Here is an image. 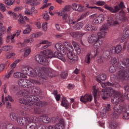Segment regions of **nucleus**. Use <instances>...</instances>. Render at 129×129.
I'll list each match as a JSON object with an SVG mask.
<instances>
[{"instance_id":"1","label":"nucleus","mask_w":129,"mask_h":129,"mask_svg":"<svg viewBox=\"0 0 129 129\" xmlns=\"http://www.w3.org/2000/svg\"><path fill=\"white\" fill-rule=\"evenodd\" d=\"M121 63L125 67L121 66V64L118 63L116 67L118 71L116 72V76L121 81L129 80V58L121 61Z\"/></svg>"},{"instance_id":"2","label":"nucleus","mask_w":129,"mask_h":129,"mask_svg":"<svg viewBox=\"0 0 129 129\" xmlns=\"http://www.w3.org/2000/svg\"><path fill=\"white\" fill-rule=\"evenodd\" d=\"M39 98H40V96L32 95L27 96L26 99L25 98H20L19 99V102L20 103H22V104L29 105V106H45V105H47V103L46 102H34L37 101Z\"/></svg>"},{"instance_id":"3","label":"nucleus","mask_w":129,"mask_h":129,"mask_svg":"<svg viewBox=\"0 0 129 129\" xmlns=\"http://www.w3.org/2000/svg\"><path fill=\"white\" fill-rule=\"evenodd\" d=\"M41 68L39 67H37L34 69H32V68H29V71L28 72V74H29L31 76H38L39 77L40 81L41 83H43L45 80H47V77L45 76L43 73L41 72Z\"/></svg>"},{"instance_id":"4","label":"nucleus","mask_w":129,"mask_h":129,"mask_svg":"<svg viewBox=\"0 0 129 129\" xmlns=\"http://www.w3.org/2000/svg\"><path fill=\"white\" fill-rule=\"evenodd\" d=\"M34 83L40 85V84H41V82L32 79H20L18 81L19 85L25 88H30V87H33V86H34Z\"/></svg>"},{"instance_id":"5","label":"nucleus","mask_w":129,"mask_h":129,"mask_svg":"<svg viewBox=\"0 0 129 129\" xmlns=\"http://www.w3.org/2000/svg\"><path fill=\"white\" fill-rule=\"evenodd\" d=\"M104 8L106 10H107V11H109L112 14H116V13H118L120 10V9H123L124 8V4L123 2H121L119 4L115 6L113 8L107 5H104Z\"/></svg>"},{"instance_id":"6","label":"nucleus","mask_w":129,"mask_h":129,"mask_svg":"<svg viewBox=\"0 0 129 129\" xmlns=\"http://www.w3.org/2000/svg\"><path fill=\"white\" fill-rule=\"evenodd\" d=\"M115 91L112 89L111 87H107L104 90H102L101 93L102 98L104 100H106L109 97L110 94L114 93Z\"/></svg>"},{"instance_id":"7","label":"nucleus","mask_w":129,"mask_h":129,"mask_svg":"<svg viewBox=\"0 0 129 129\" xmlns=\"http://www.w3.org/2000/svg\"><path fill=\"white\" fill-rule=\"evenodd\" d=\"M35 60L39 64L47 66L49 65V60L43 55L37 54L35 56Z\"/></svg>"},{"instance_id":"8","label":"nucleus","mask_w":129,"mask_h":129,"mask_svg":"<svg viewBox=\"0 0 129 129\" xmlns=\"http://www.w3.org/2000/svg\"><path fill=\"white\" fill-rule=\"evenodd\" d=\"M111 101L113 104L116 105V104H118V102H123L124 99L122 97L121 94L117 93L114 95L111 99Z\"/></svg>"},{"instance_id":"9","label":"nucleus","mask_w":129,"mask_h":129,"mask_svg":"<svg viewBox=\"0 0 129 129\" xmlns=\"http://www.w3.org/2000/svg\"><path fill=\"white\" fill-rule=\"evenodd\" d=\"M27 121H28V123L27 124H29L30 122H33V119L30 117H19L17 118V122L20 125H24V124H26V123H27Z\"/></svg>"},{"instance_id":"10","label":"nucleus","mask_w":129,"mask_h":129,"mask_svg":"<svg viewBox=\"0 0 129 129\" xmlns=\"http://www.w3.org/2000/svg\"><path fill=\"white\" fill-rule=\"evenodd\" d=\"M26 129H46V126L40 125L38 127L37 123L30 122L29 124H27L26 126Z\"/></svg>"},{"instance_id":"11","label":"nucleus","mask_w":129,"mask_h":129,"mask_svg":"<svg viewBox=\"0 0 129 129\" xmlns=\"http://www.w3.org/2000/svg\"><path fill=\"white\" fill-rule=\"evenodd\" d=\"M55 48L62 55H66V46H64L62 44L58 43L55 44Z\"/></svg>"},{"instance_id":"12","label":"nucleus","mask_w":129,"mask_h":129,"mask_svg":"<svg viewBox=\"0 0 129 129\" xmlns=\"http://www.w3.org/2000/svg\"><path fill=\"white\" fill-rule=\"evenodd\" d=\"M71 7L74 11H76V12H79V13H82V12L84 11V7L82 6L79 4H78L77 3H73Z\"/></svg>"},{"instance_id":"13","label":"nucleus","mask_w":129,"mask_h":129,"mask_svg":"<svg viewBox=\"0 0 129 129\" xmlns=\"http://www.w3.org/2000/svg\"><path fill=\"white\" fill-rule=\"evenodd\" d=\"M91 100H92V96L88 94L82 96L80 98V101L85 104L87 103V102H89V101H91Z\"/></svg>"},{"instance_id":"14","label":"nucleus","mask_w":129,"mask_h":129,"mask_svg":"<svg viewBox=\"0 0 129 129\" xmlns=\"http://www.w3.org/2000/svg\"><path fill=\"white\" fill-rule=\"evenodd\" d=\"M122 50V47L121 45H117L116 46H113L110 49V51L112 54H119L120 52H121Z\"/></svg>"},{"instance_id":"15","label":"nucleus","mask_w":129,"mask_h":129,"mask_svg":"<svg viewBox=\"0 0 129 129\" xmlns=\"http://www.w3.org/2000/svg\"><path fill=\"white\" fill-rule=\"evenodd\" d=\"M124 106H125V105L122 104H117L116 105H115L113 107L114 111L118 113H120H120H121L123 111V109H124Z\"/></svg>"},{"instance_id":"16","label":"nucleus","mask_w":129,"mask_h":129,"mask_svg":"<svg viewBox=\"0 0 129 129\" xmlns=\"http://www.w3.org/2000/svg\"><path fill=\"white\" fill-rule=\"evenodd\" d=\"M104 20V15L100 14L98 17H97L93 21V24L94 25H98Z\"/></svg>"},{"instance_id":"17","label":"nucleus","mask_w":129,"mask_h":129,"mask_svg":"<svg viewBox=\"0 0 129 129\" xmlns=\"http://www.w3.org/2000/svg\"><path fill=\"white\" fill-rule=\"evenodd\" d=\"M40 72H41V73H43L45 76H46V79H47L48 74L52 73L53 72V70L51 68L43 67L41 68Z\"/></svg>"},{"instance_id":"18","label":"nucleus","mask_w":129,"mask_h":129,"mask_svg":"<svg viewBox=\"0 0 129 129\" xmlns=\"http://www.w3.org/2000/svg\"><path fill=\"white\" fill-rule=\"evenodd\" d=\"M122 118L123 119H129V110L128 108L126 106H124V109L121 112Z\"/></svg>"},{"instance_id":"19","label":"nucleus","mask_w":129,"mask_h":129,"mask_svg":"<svg viewBox=\"0 0 129 129\" xmlns=\"http://www.w3.org/2000/svg\"><path fill=\"white\" fill-rule=\"evenodd\" d=\"M98 39V37L96 34H92L88 37V42L91 44H94L97 41Z\"/></svg>"},{"instance_id":"20","label":"nucleus","mask_w":129,"mask_h":129,"mask_svg":"<svg viewBox=\"0 0 129 129\" xmlns=\"http://www.w3.org/2000/svg\"><path fill=\"white\" fill-rule=\"evenodd\" d=\"M115 18L116 21H120V22H126L127 18L123 15H119L118 14L115 15Z\"/></svg>"},{"instance_id":"21","label":"nucleus","mask_w":129,"mask_h":129,"mask_svg":"<svg viewBox=\"0 0 129 129\" xmlns=\"http://www.w3.org/2000/svg\"><path fill=\"white\" fill-rule=\"evenodd\" d=\"M62 19L63 20H67L68 24H69L70 25H74L75 24H76V21H73V20L71 19L70 16L67 14H65L64 16H62Z\"/></svg>"},{"instance_id":"22","label":"nucleus","mask_w":129,"mask_h":129,"mask_svg":"<svg viewBox=\"0 0 129 129\" xmlns=\"http://www.w3.org/2000/svg\"><path fill=\"white\" fill-rule=\"evenodd\" d=\"M53 57H56L58 58V59H59V60H61L62 61V62H66V59L63 55H62V54L59 53V52L56 51L54 52V53L53 54Z\"/></svg>"},{"instance_id":"23","label":"nucleus","mask_w":129,"mask_h":129,"mask_svg":"<svg viewBox=\"0 0 129 129\" xmlns=\"http://www.w3.org/2000/svg\"><path fill=\"white\" fill-rule=\"evenodd\" d=\"M69 11H70V5L66 6L60 13H57V15L58 16H60L61 17H62V16H64L65 15H67V12H69Z\"/></svg>"},{"instance_id":"24","label":"nucleus","mask_w":129,"mask_h":129,"mask_svg":"<svg viewBox=\"0 0 129 129\" xmlns=\"http://www.w3.org/2000/svg\"><path fill=\"white\" fill-rule=\"evenodd\" d=\"M25 20H29L27 16H20L19 19H18V24L20 26H23V25H26V21Z\"/></svg>"},{"instance_id":"25","label":"nucleus","mask_w":129,"mask_h":129,"mask_svg":"<svg viewBox=\"0 0 129 129\" xmlns=\"http://www.w3.org/2000/svg\"><path fill=\"white\" fill-rule=\"evenodd\" d=\"M67 57L69 59L73 61H77L78 60V56L75 55L73 52H68L67 53Z\"/></svg>"},{"instance_id":"26","label":"nucleus","mask_w":129,"mask_h":129,"mask_svg":"<svg viewBox=\"0 0 129 129\" xmlns=\"http://www.w3.org/2000/svg\"><path fill=\"white\" fill-rule=\"evenodd\" d=\"M107 21H108L107 23L110 26H116V25H118L119 24L118 21H114V20L112 17H108Z\"/></svg>"},{"instance_id":"27","label":"nucleus","mask_w":129,"mask_h":129,"mask_svg":"<svg viewBox=\"0 0 129 129\" xmlns=\"http://www.w3.org/2000/svg\"><path fill=\"white\" fill-rule=\"evenodd\" d=\"M43 53L45 55L46 58H53V51H52V50L50 49H46V50H44L43 51Z\"/></svg>"},{"instance_id":"28","label":"nucleus","mask_w":129,"mask_h":129,"mask_svg":"<svg viewBox=\"0 0 129 129\" xmlns=\"http://www.w3.org/2000/svg\"><path fill=\"white\" fill-rule=\"evenodd\" d=\"M101 86H102V87H103V88L106 87V86H113V87H119V84H118V83H117L116 86L115 84H111L109 82H107L106 83H102Z\"/></svg>"},{"instance_id":"29","label":"nucleus","mask_w":129,"mask_h":129,"mask_svg":"<svg viewBox=\"0 0 129 129\" xmlns=\"http://www.w3.org/2000/svg\"><path fill=\"white\" fill-rule=\"evenodd\" d=\"M103 44V41L101 39L98 38V40L94 42V46L96 49H99L101 45Z\"/></svg>"},{"instance_id":"30","label":"nucleus","mask_w":129,"mask_h":129,"mask_svg":"<svg viewBox=\"0 0 129 129\" xmlns=\"http://www.w3.org/2000/svg\"><path fill=\"white\" fill-rule=\"evenodd\" d=\"M65 125V122L64 121V119H60L59 121V123L55 125V127L57 129H63L64 126Z\"/></svg>"},{"instance_id":"31","label":"nucleus","mask_w":129,"mask_h":129,"mask_svg":"<svg viewBox=\"0 0 129 129\" xmlns=\"http://www.w3.org/2000/svg\"><path fill=\"white\" fill-rule=\"evenodd\" d=\"M61 105L66 108H69V102L66 100V98L63 97L62 98Z\"/></svg>"},{"instance_id":"32","label":"nucleus","mask_w":129,"mask_h":129,"mask_svg":"<svg viewBox=\"0 0 129 129\" xmlns=\"http://www.w3.org/2000/svg\"><path fill=\"white\" fill-rule=\"evenodd\" d=\"M106 60V58H105L103 55L101 56H98L97 57V63H98V64H100V65H102V64L104 63V61Z\"/></svg>"},{"instance_id":"33","label":"nucleus","mask_w":129,"mask_h":129,"mask_svg":"<svg viewBox=\"0 0 129 129\" xmlns=\"http://www.w3.org/2000/svg\"><path fill=\"white\" fill-rule=\"evenodd\" d=\"M99 78H100V79H99ZM99 78H97L96 80H97V82H99V83H100V82H101V81H104V80H106V75L105 74H102L100 75Z\"/></svg>"},{"instance_id":"34","label":"nucleus","mask_w":129,"mask_h":129,"mask_svg":"<svg viewBox=\"0 0 129 129\" xmlns=\"http://www.w3.org/2000/svg\"><path fill=\"white\" fill-rule=\"evenodd\" d=\"M10 116L11 119H12V120H13V121H15V120H17L18 118H19V117L18 116V114L14 112L10 113Z\"/></svg>"},{"instance_id":"35","label":"nucleus","mask_w":129,"mask_h":129,"mask_svg":"<svg viewBox=\"0 0 129 129\" xmlns=\"http://www.w3.org/2000/svg\"><path fill=\"white\" fill-rule=\"evenodd\" d=\"M86 29L89 32H92V31H96V27L95 26H92L90 24H87L86 27Z\"/></svg>"},{"instance_id":"36","label":"nucleus","mask_w":129,"mask_h":129,"mask_svg":"<svg viewBox=\"0 0 129 129\" xmlns=\"http://www.w3.org/2000/svg\"><path fill=\"white\" fill-rule=\"evenodd\" d=\"M26 27H27V28L23 31V34L24 35H28V34H30V33H31V31H32V28H31V25L29 24L27 25Z\"/></svg>"},{"instance_id":"37","label":"nucleus","mask_w":129,"mask_h":129,"mask_svg":"<svg viewBox=\"0 0 129 129\" xmlns=\"http://www.w3.org/2000/svg\"><path fill=\"white\" fill-rule=\"evenodd\" d=\"M40 119H42L43 122H44L45 123H48L50 121V117L47 116H41Z\"/></svg>"},{"instance_id":"38","label":"nucleus","mask_w":129,"mask_h":129,"mask_svg":"<svg viewBox=\"0 0 129 129\" xmlns=\"http://www.w3.org/2000/svg\"><path fill=\"white\" fill-rule=\"evenodd\" d=\"M14 77H15V78H24L25 77V74L20 72H16L14 74Z\"/></svg>"},{"instance_id":"39","label":"nucleus","mask_w":129,"mask_h":129,"mask_svg":"<svg viewBox=\"0 0 129 129\" xmlns=\"http://www.w3.org/2000/svg\"><path fill=\"white\" fill-rule=\"evenodd\" d=\"M3 51L5 52H8V51H10V50H13V46L12 45H5L2 47Z\"/></svg>"},{"instance_id":"40","label":"nucleus","mask_w":129,"mask_h":129,"mask_svg":"<svg viewBox=\"0 0 129 129\" xmlns=\"http://www.w3.org/2000/svg\"><path fill=\"white\" fill-rule=\"evenodd\" d=\"M30 67H24L21 69V72L23 74H29V71L30 70Z\"/></svg>"},{"instance_id":"41","label":"nucleus","mask_w":129,"mask_h":129,"mask_svg":"<svg viewBox=\"0 0 129 129\" xmlns=\"http://www.w3.org/2000/svg\"><path fill=\"white\" fill-rule=\"evenodd\" d=\"M109 26H110L109 24H108V23H105L100 28V30L107 31V30H108V28H109Z\"/></svg>"},{"instance_id":"42","label":"nucleus","mask_w":129,"mask_h":129,"mask_svg":"<svg viewBox=\"0 0 129 129\" xmlns=\"http://www.w3.org/2000/svg\"><path fill=\"white\" fill-rule=\"evenodd\" d=\"M27 104H25V105H23L22 106V110H21V112L22 114V115H25L26 114V111L29 109V108H27Z\"/></svg>"},{"instance_id":"43","label":"nucleus","mask_w":129,"mask_h":129,"mask_svg":"<svg viewBox=\"0 0 129 129\" xmlns=\"http://www.w3.org/2000/svg\"><path fill=\"white\" fill-rule=\"evenodd\" d=\"M105 35H106V32L103 31L98 33L97 36L98 39H101L102 38H104V37H105Z\"/></svg>"},{"instance_id":"44","label":"nucleus","mask_w":129,"mask_h":129,"mask_svg":"<svg viewBox=\"0 0 129 129\" xmlns=\"http://www.w3.org/2000/svg\"><path fill=\"white\" fill-rule=\"evenodd\" d=\"M110 54H111V52H110V51L106 50L103 53V57H105V59H106L108 58H109V57H110Z\"/></svg>"},{"instance_id":"45","label":"nucleus","mask_w":129,"mask_h":129,"mask_svg":"<svg viewBox=\"0 0 129 129\" xmlns=\"http://www.w3.org/2000/svg\"><path fill=\"white\" fill-rule=\"evenodd\" d=\"M120 114L119 113L116 112V111L114 110V112L111 114V116L113 119H117Z\"/></svg>"},{"instance_id":"46","label":"nucleus","mask_w":129,"mask_h":129,"mask_svg":"<svg viewBox=\"0 0 129 129\" xmlns=\"http://www.w3.org/2000/svg\"><path fill=\"white\" fill-rule=\"evenodd\" d=\"M89 15V12H87L86 13L83 14L80 17V18H79L77 19V22H79V21H81V20H83V19H84V18H86L87 16H88Z\"/></svg>"},{"instance_id":"47","label":"nucleus","mask_w":129,"mask_h":129,"mask_svg":"<svg viewBox=\"0 0 129 129\" xmlns=\"http://www.w3.org/2000/svg\"><path fill=\"white\" fill-rule=\"evenodd\" d=\"M124 39H126L127 37H129V26H127L124 29Z\"/></svg>"},{"instance_id":"48","label":"nucleus","mask_w":129,"mask_h":129,"mask_svg":"<svg viewBox=\"0 0 129 129\" xmlns=\"http://www.w3.org/2000/svg\"><path fill=\"white\" fill-rule=\"evenodd\" d=\"M34 111L36 114H42L43 113V111L40 108H35Z\"/></svg>"},{"instance_id":"49","label":"nucleus","mask_w":129,"mask_h":129,"mask_svg":"<svg viewBox=\"0 0 129 129\" xmlns=\"http://www.w3.org/2000/svg\"><path fill=\"white\" fill-rule=\"evenodd\" d=\"M31 52H32V50L30 49V48L26 49L24 52V57H28V56L31 54Z\"/></svg>"},{"instance_id":"50","label":"nucleus","mask_w":129,"mask_h":129,"mask_svg":"<svg viewBox=\"0 0 129 129\" xmlns=\"http://www.w3.org/2000/svg\"><path fill=\"white\" fill-rule=\"evenodd\" d=\"M92 89L93 90V95L95 99H96V95L97 94V89H96V86H93L92 87Z\"/></svg>"},{"instance_id":"51","label":"nucleus","mask_w":129,"mask_h":129,"mask_svg":"<svg viewBox=\"0 0 129 129\" xmlns=\"http://www.w3.org/2000/svg\"><path fill=\"white\" fill-rule=\"evenodd\" d=\"M20 62V59H17L15 60L12 64H11V67L12 69L16 68L17 67V64Z\"/></svg>"},{"instance_id":"52","label":"nucleus","mask_w":129,"mask_h":129,"mask_svg":"<svg viewBox=\"0 0 129 129\" xmlns=\"http://www.w3.org/2000/svg\"><path fill=\"white\" fill-rule=\"evenodd\" d=\"M90 53H88L85 57V62L87 63V64L90 63Z\"/></svg>"},{"instance_id":"53","label":"nucleus","mask_w":129,"mask_h":129,"mask_svg":"<svg viewBox=\"0 0 129 129\" xmlns=\"http://www.w3.org/2000/svg\"><path fill=\"white\" fill-rule=\"evenodd\" d=\"M33 42H34V38H33V37H31L29 39H26L24 40V43H25V44H27V43L31 44V43H33Z\"/></svg>"},{"instance_id":"54","label":"nucleus","mask_w":129,"mask_h":129,"mask_svg":"<svg viewBox=\"0 0 129 129\" xmlns=\"http://www.w3.org/2000/svg\"><path fill=\"white\" fill-rule=\"evenodd\" d=\"M116 126H117V123L115 121H113L110 124V127H111V129H114Z\"/></svg>"},{"instance_id":"55","label":"nucleus","mask_w":129,"mask_h":129,"mask_svg":"<svg viewBox=\"0 0 129 129\" xmlns=\"http://www.w3.org/2000/svg\"><path fill=\"white\" fill-rule=\"evenodd\" d=\"M109 71L110 72V73H114L116 71V70L115 69V67L114 66H112L110 67L109 68Z\"/></svg>"},{"instance_id":"56","label":"nucleus","mask_w":129,"mask_h":129,"mask_svg":"<svg viewBox=\"0 0 129 129\" xmlns=\"http://www.w3.org/2000/svg\"><path fill=\"white\" fill-rule=\"evenodd\" d=\"M17 45L18 46V48H24V47H26V46H27V44L24 41L23 43H18Z\"/></svg>"},{"instance_id":"57","label":"nucleus","mask_w":129,"mask_h":129,"mask_svg":"<svg viewBox=\"0 0 129 129\" xmlns=\"http://www.w3.org/2000/svg\"><path fill=\"white\" fill-rule=\"evenodd\" d=\"M48 28V23L47 22H44L42 24V29L44 32H46L47 31V29Z\"/></svg>"},{"instance_id":"58","label":"nucleus","mask_w":129,"mask_h":129,"mask_svg":"<svg viewBox=\"0 0 129 129\" xmlns=\"http://www.w3.org/2000/svg\"><path fill=\"white\" fill-rule=\"evenodd\" d=\"M0 10L3 12V13L6 12V6H5V4L3 3L0 4Z\"/></svg>"},{"instance_id":"59","label":"nucleus","mask_w":129,"mask_h":129,"mask_svg":"<svg viewBox=\"0 0 129 129\" xmlns=\"http://www.w3.org/2000/svg\"><path fill=\"white\" fill-rule=\"evenodd\" d=\"M82 27H83V23H82V22H79L76 25V28L78 30H79V29H81Z\"/></svg>"},{"instance_id":"60","label":"nucleus","mask_w":129,"mask_h":129,"mask_svg":"<svg viewBox=\"0 0 129 129\" xmlns=\"http://www.w3.org/2000/svg\"><path fill=\"white\" fill-rule=\"evenodd\" d=\"M67 76H68V73L67 72H62L61 74V77L62 78H63V79H65V78H67Z\"/></svg>"},{"instance_id":"61","label":"nucleus","mask_w":129,"mask_h":129,"mask_svg":"<svg viewBox=\"0 0 129 129\" xmlns=\"http://www.w3.org/2000/svg\"><path fill=\"white\" fill-rule=\"evenodd\" d=\"M67 47L66 48V49H67L68 51H69V53H72V52H73V47L72 45H69L68 47Z\"/></svg>"},{"instance_id":"62","label":"nucleus","mask_w":129,"mask_h":129,"mask_svg":"<svg viewBox=\"0 0 129 129\" xmlns=\"http://www.w3.org/2000/svg\"><path fill=\"white\" fill-rule=\"evenodd\" d=\"M84 35L83 33H81L80 32H75V35L74 38H77V37H82Z\"/></svg>"},{"instance_id":"63","label":"nucleus","mask_w":129,"mask_h":129,"mask_svg":"<svg viewBox=\"0 0 129 129\" xmlns=\"http://www.w3.org/2000/svg\"><path fill=\"white\" fill-rule=\"evenodd\" d=\"M96 5L101 7L102 6H104V5H105V2H104V1H97L96 3Z\"/></svg>"},{"instance_id":"64","label":"nucleus","mask_w":129,"mask_h":129,"mask_svg":"<svg viewBox=\"0 0 129 129\" xmlns=\"http://www.w3.org/2000/svg\"><path fill=\"white\" fill-rule=\"evenodd\" d=\"M11 101V102H13L14 100L12 96L9 95L8 97H5V101Z\"/></svg>"}]
</instances>
